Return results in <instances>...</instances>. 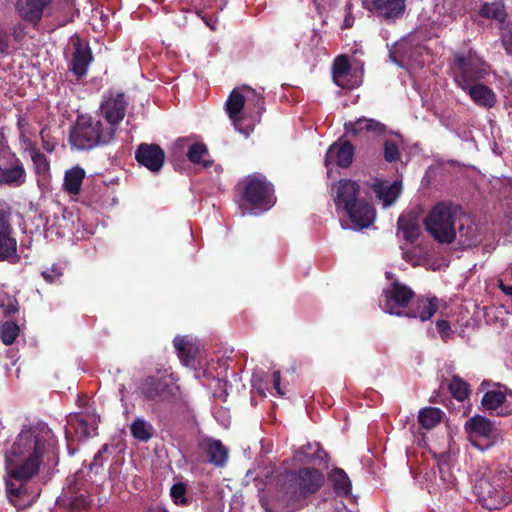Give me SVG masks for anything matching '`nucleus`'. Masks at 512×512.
<instances>
[{
  "mask_svg": "<svg viewBox=\"0 0 512 512\" xmlns=\"http://www.w3.org/2000/svg\"><path fill=\"white\" fill-rule=\"evenodd\" d=\"M52 445V431L46 425L40 424L23 429L7 451L6 493L10 503L18 509L31 506L36 501L38 493L28 494V489L22 483L16 484L14 480L22 482L36 474Z\"/></svg>",
  "mask_w": 512,
  "mask_h": 512,
  "instance_id": "1",
  "label": "nucleus"
},
{
  "mask_svg": "<svg viewBox=\"0 0 512 512\" xmlns=\"http://www.w3.org/2000/svg\"><path fill=\"white\" fill-rule=\"evenodd\" d=\"M488 73L485 63L475 54L455 58L454 79L478 106L492 108L497 100L495 92L479 82Z\"/></svg>",
  "mask_w": 512,
  "mask_h": 512,
  "instance_id": "2",
  "label": "nucleus"
},
{
  "mask_svg": "<svg viewBox=\"0 0 512 512\" xmlns=\"http://www.w3.org/2000/svg\"><path fill=\"white\" fill-rule=\"evenodd\" d=\"M324 483V476L313 468H301L284 476L281 491L288 502H299L316 493Z\"/></svg>",
  "mask_w": 512,
  "mask_h": 512,
  "instance_id": "3",
  "label": "nucleus"
},
{
  "mask_svg": "<svg viewBox=\"0 0 512 512\" xmlns=\"http://www.w3.org/2000/svg\"><path fill=\"white\" fill-rule=\"evenodd\" d=\"M239 188L242 193L243 214L246 213L245 210L248 208L249 213L256 214L257 212L253 211L254 209L264 211L274 205L272 186L261 175L248 176L239 184Z\"/></svg>",
  "mask_w": 512,
  "mask_h": 512,
  "instance_id": "4",
  "label": "nucleus"
},
{
  "mask_svg": "<svg viewBox=\"0 0 512 512\" xmlns=\"http://www.w3.org/2000/svg\"><path fill=\"white\" fill-rule=\"evenodd\" d=\"M113 129L90 116H80L71 132V143L77 149H90L100 143H108L113 139Z\"/></svg>",
  "mask_w": 512,
  "mask_h": 512,
  "instance_id": "5",
  "label": "nucleus"
},
{
  "mask_svg": "<svg viewBox=\"0 0 512 512\" xmlns=\"http://www.w3.org/2000/svg\"><path fill=\"white\" fill-rule=\"evenodd\" d=\"M503 478L502 473L497 474L490 468H485L477 478L475 492L486 508L499 509L512 501L502 487Z\"/></svg>",
  "mask_w": 512,
  "mask_h": 512,
  "instance_id": "6",
  "label": "nucleus"
},
{
  "mask_svg": "<svg viewBox=\"0 0 512 512\" xmlns=\"http://www.w3.org/2000/svg\"><path fill=\"white\" fill-rule=\"evenodd\" d=\"M454 207L439 203L424 220L427 231L439 242L451 243L456 237Z\"/></svg>",
  "mask_w": 512,
  "mask_h": 512,
  "instance_id": "7",
  "label": "nucleus"
},
{
  "mask_svg": "<svg viewBox=\"0 0 512 512\" xmlns=\"http://www.w3.org/2000/svg\"><path fill=\"white\" fill-rule=\"evenodd\" d=\"M464 429L470 443L482 451L502 440L500 429L481 415H475L466 421Z\"/></svg>",
  "mask_w": 512,
  "mask_h": 512,
  "instance_id": "8",
  "label": "nucleus"
},
{
  "mask_svg": "<svg viewBox=\"0 0 512 512\" xmlns=\"http://www.w3.org/2000/svg\"><path fill=\"white\" fill-rule=\"evenodd\" d=\"M259 99L260 96L254 89L246 85H242L234 88L226 101V111L233 123L234 128L238 132L244 134L246 137L249 136L250 132L253 130V127H248L245 129L242 128V122L245 119L243 109L245 108L246 104L248 106L251 103L258 104Z\"/></svg>",
  "mask_w": 512,
  "mask_h": 512,
  "instance_id": "9",
  "label": "nucleus"
},
{
  "mask_svg": "<svg viewBox=\"0 0 512 512\" xmlns=\"http://www.w3.org/2000/svg\"><path fill=\"white\" fill-rule=\"evenodd\" d=\"M386 278L391 281L383 289L379 300L380 307L386 313L399 316L401 309L406 307L414 296V292L405 284L394 279L390 272H386Z\"/></svg>",
  "mask_w": 512,
  "mask_h": 512,
  "instance_id": "10",
  "label": "nucleus"
},
{
  "mask_svg": "<svg viewBox=\"0 0 512 512\" xmlns=\"http://www.w3.org/2000/svg\"><path fill=\"white\" fill-rule=\"evenodd\" d=\"M359 186L351 180H340L334 185L333 195L336 210L339 214H345L356 220L355 204L361 199L358 198ZM358 220V217H357Z\"/></svg>",
  "mask_w": 512,
  "mask_h": 512,
  "instance_id": "11",
  "label": "nucleus"
},
{
  "mask_svg": "<svg viewBox=\"0 0 512 512\" xmlns=\"http://www.w3.org/2000/svg\"><path fill=\"white\" fill-rule=\"evenodd\" d=\"M127 101L124 94L118 92H110L106 96L100 106L101 115L105 118L107 128L116 131L117 125L123 120L126 114Z\"/></svg>",
  "mask_w": 512,
  "mask_h": 512,
  "instance_id": "12",
  "label": "nucleus"
},
{
  "mask_svg": "<svg viewBox=\"0 0 512 512\" xmlns=\"http://www.w3.org/2000/svg\"><path fill=\"white\" fill-rule=\"evenodd\" d=\"M333 81L343 89H353L362 82V71L352 68L346 56H338L333 65Z\"/></svg>",
  "mask_w": 512,
  "mask_h": 512,
  "instance_id": "13",
  "label": "nucleus"
},
{
  "mask_svg": "<svg viewBox=\"0 0 512 512\" xmlns=\"http://www.w3.org/2000/svg\"><path fill=\"white\" fill-rule=\"evenodd\" d=\"M179 387L171 375H165L158 380L148 379L143 387V393L151 400L159 401L175 398Z\"/></svg>",
  "mask_w": 512,
  "mask_h": 512,
  "instance_id": "14",
  "label": "nucleus"
},
{
  "mask_svg": "<svg viewBox=\"0 0 512 512\" xmlns=\"http://www.w3.org/2000/svg\"><path fill=\"white\" fill-rule=\"evenodd\" d=\"M99 417L95 412L86 414H75L69 417L66 436L70 437L72 431L79 439H85L96 435Z\"/></svg>",
  "mask_w": 512,
  "mask_h": 512,
  "instance_id": "15",
  "label": "nucleus"
},
{
  "mask_svg": "<svg viewBox=\"0 0 512 512\" xmlns=\"http://www.w3.org/2000/svg\"><path fill=\"white\" fill-rule=\"evenodd\" d=\"M365 9L386 21H394L402 16L404 0H362Z\"/></svg>",
  "mask_w": 512,
  "mask_h": 512,
  "instance_id": "16",
  "label": "nucleus"
},
{
  "mask_svg": "<svg viewBox=\"0 0 512 512\" xmlns=\"http://www.w3.org/2000/svg\"><path fill=\"white\" fill-rule=\"evenodd\" d=\"M481 403L485 410L496 411L499 416L512 414V393L501 388L486 392Z\"/></svg>",
  "mask_w": 512,
  "mask_h": 512,
  "instance_id": "17",
  "label": "nucleus"
},
{
  "mask_svg": "<svg viewBox=\"0 0 512 512\" xmlns=\"http://www.w3.org/2000/svg\"><path fill=\"white\" fill-rule=\"evenodd\" d=\"M137 161L152 172H158L164 163L165 153L156 144H141L136 151Z\"/></svg>",
  "mask_w": 512,
  "mask_h": 512,
  "instance_id": "18",
  "label": "nucleus"
},
{
  "mask_svg": "<svg viewBox=\"0 0 512 512\" xmlns=\"http://www.w3.org/2000/svg\"><path fill=\"white\" fill-rule=\"evenodd\" d=\"M53 0H17L16 9L19 15L32 23H38L49 10Z\"/></svg>",
  "mask_w": 512,
  "mask_h": 512,
  "instance_id": "19",
  "label": "nucleus"
},
{
  "mask_svg": "<svg viewBox=\"0 0 512 512\" xmlns=\"http://www.w3.org/2000/svg\"><path fill=\"white\" fill-rule=\"evenodd\" d=\"M17 256V241L12 236L8 218L0 213V261H12Z\"/></svg>",
  "mask_w": 512,
  "mask_h": 512,
  "instance_id": "20",
  "label": "nucleus"
},
{
  "mask_svg": "<svg viewBox=\"0 0 512 512\" xmlns=\"http://www.w3.org/2000/svg\"><path fill=\"white\" fill-rule=\"evenodd\" d=\"M186 147L188 148L187 157L191 162L205 168L211 164L208 158V150L204 144L193 143L190 145L187 139H179L173 145V148L179 153H182Z\"/></svg>",
  "mask_w": 512,
  "mask_h": 512,
  "instance_id": "21",
  "label": "nucleus"
},
{
  "mask_svg": "<svg viewBox=\"0 0 512 512\" xmlns=\"http://www.w3.org/2000/svg\"><path fill=\"white\" fill-rule=\"evenodd\" d=\"M353 151V146L348 142L334 143L326 153L325 165L328 167L336 162L340 167H348L352 163Z\"/></svg>",
  "mask_w": 512,
  "mask_h": 512,
  "instance_id": "22",
  "label": "nucleus"
},
{
  "mask_svg": "<svg viewBox=\"0 0 512 512\" xmlns=\"http://www.w3.org/2000/svg\"><path fill=\"white\" fill-rule=\"evenodd\" d=\"M201 450L207 455L209 462L215 466H224L228 459V450L221 441L213 438H203L200 441Z\"/></svg>",
  "mask_w": 512,
  "mask_h": 512,
  "instance_id": "23",
  "label": "nucleus"
},
{
  "mask_svg": "<svg viewBox=\"0 0 512 512\" xmlns=\"http://www.w3.org/2000/svg\"><path fill=\"white\" fill-rule=\"evenodd\" d=\"M193 340V338L188 336H178L173 341L180 360L185 366L191 368H195L196 354L199 352L198 348L193 343Z\"/></svg>",
  "mask_w": 512,
  "mask_h": 512,
  "instance_id": "24",
  "label": "nucleus"
},
{
  "mask_svg": "<svg viewBox=\"0 0 512 512\" xmlns=\"http://www.w3.org/2000/svg\"><path fill=\"white\" fill-rule=\"evenodd\" d=\"M441 308L446 306L435 297L419 299L415 307L409 312V316L419 318L422 321L430 319Z\"/></svg>",
  "mask_w": 512,
  "mask_h": 512,
  "instance_id": "25",
  "label": "nucleus"
},
{
  "mask_svg": "<svg viewBox=\"0 0 512 512\" xmlns=\"http://www.w3.org/2000/svg\"><path fill=\"white\" fill-rule=\"evenodd\" d=\"M354 208L356 210V218L358 217V221L357 219L354 220L352 217H348L351 222L350 228L361 230L369 227L374 222L375 210L365 200L361 199L355 204Z\"/></svg>",
  "mask_w": 512,
  "mask_h": 512,
  "instance_id": "26",
  "label": "nucleus"
},
{
  "mask_svg": "<svg viewBox=\"0 0 512 512\" xmlns=\"http://www.w3.org/2000/svg\"><path fill=\"white\" fill-rule=\"evenodd\" d=\"M345 130L352 135L366 132L370 135H379L384 131V125L373 119L360 118L356 121L345 123Z\"/></svg>",
  "mask_w": 512,
  "mask_h": 512,
  "instance_id": "27",
  "label": "nucleus"
},
{
  "mask_svg": "<svg viewBox=\"0 0 512 512\" xmlns=\"http://www.w3.org/2000/svg\"><path fill=\"white\" fill-rule=\"evenodd\" d=\"M421 232L420 220L415 214H404L398 219V233L408 241L413 242Z\"/></svg>",
  "mask_w": 512,
  "mask_h": 512,
  "instance_id": "28",
  "label": "nucleus"
},
{
  "mask_svg": "<svg viewBox=\"0 0 512 512\" xmlns=\"http://www.w3.org/2000/svg\"><path fill=\"white\" fill-rule=\"evenodd\" d=\"M401 188V183L398 181H379L374 185V191L384 207H388L395 202L401 192Z\"/></svg>",
  "mask_w": 512,
  "mask_h": 512,
  "instance_id": "29",
  "label": "nucleus"
},
{
  "mask_svg": "<svg viewBox=\"0 0 512 512\" xmlns=\"http://www.w3.org/2000/svg\"><path fill=\"white\" fill-rule=\"evenodd\" d=\"M26 173L23 165L17 161L11 167H0V184L7 186H20L25 182Z\"/></svg>",
  "mask_w": 512,
  "mask_h": 512,
  "instance_id": "30",
  "label": "nucleus"
},
{
  "mask_svg": "<svg viewBox=\"0 0 512 512\" xmlns=\"http://www.w3.org/2000/svg\"><path fill=\"white\" fill-rule=\"evenodd\" d=\"M84 178L85 170L81 167L76 166L67 170L64 176V190L70 195H77Z\"/></svg>",
  "mask_w": 512,
  "mask_h": 512,
  "instance_id": "31",
  "label": "nucleus"
},
{
  "mask_svg": "<svg viewBox=\"0 0 512 512\" xmlns=\"http://www.w3.org/2000/svg\"><path fill=\"white\" fill-rule=\"evenodd\" d=\"M91 60L92 57L90 51L86 47L77 44L75 46V52L72 60V71L79 77L85 75Z\"/></svg>",
  "mask_w": 512,
  "mask_h": 512,
  "instance_id": "32",
  "label": "nucleus"
},
{
  "mask_svg": "<svg viewBox=\"0 0 512 512\" xmlns=\"http://www.w3.org/2000/svg\"><path fill=\"white\" fill-rule=\"evenodd\" d=\"M480 16L494 19L502 23L506 18V11L502 0H487L480 8Z\"/></svg>",
  "mask_w": 512,
  "mask_h": 512,
  "instance_id": "33",
  "label": "nucleus"
},
{
  "mask_svg": "<svg viewBox=\"0 0 512 512\" xmlns=\"http://www.w3.org/2000/svg\"><path fill=\"white\" fill-rule=\"evenodd\" d=\"M22 143L25 150L29 152V155L34 163L36 173L40 175H46L50 168L46 157L33 147L30 140L22 137Z\"/></svg>",
  "mask_w": 512,
  "mask_h": 512,
  "instance_id": "34",
  "label": "nucleus"
},
{
  "mask_svg": "<svg viewBox=\"0 0 512 512\" xmlns=\"http://www.w3.org/2000/svg\"><path fill=\"white\" fill-rule=\"evenodd\" d=\"M467 223H462L459 229V240L464 246H474L479 243L480 235L478 233L477 226L471 221L467 220Z\"/></svg>",
  "mask_w": 512,
  "mask_h": 512,
  "instance_id": "35",
  "label": "nucleus"
},
{
  "mask_svg": "<svg viewBox=\"0 0 512 512\" xmlns=\"http://www.w3.org/2000/svg\"><path fill=\"white\" fill-rule=\"evenodd\" d=\"M443 417V412L436 407H428L420 410L418 420L421 426L425 429H432L440 423Z\"/></svg>",
  "mask_w": 512,
  "mask_h": 512,
  "instance_id": "36",
  "label": "nucleus"
},
{
  "mask_svg": "<svg viewBox=\"0 0 512 512\" xmlns=\"http://www.w3.org/2000/svg\"><path fill=\"white\" fill-rule=\"evenodd\" d=\"M331 481L339 495L347 496L350 494L351 482L343 470L335 469L331 474Z\"/></svg>",
  "mask_w": 512,
  "mask_h": 512,
  "instance_id": "37",
  "label": "nucleus"
},
{
  "mask_svg": "<svg viewBox=\"0 0 512 512\" xmlns=\"http://www.w3.org/2000/svg\"><path fill=\"white\" fill-rule=\"evenodd\" d=\"M439 473L442 481L447 485L454 483L455 477L450 471L451 468V453L440 452L437 457Z\"/></svg>",
  "mask_w": 512,
  "mask_h": 512,
  "instance_id": "38",
  "label": "nucleus"
},
{
  "mask_svg": "<svg viewBox=\"0 0 512 512\" xmlns=\"http://www.w3.org/2000/svg\"><path fill=\"white\" fill-rule=\"evenodd\" d=\"M131 433L140 441H148L152 436V427L143 419H137L131 424Z\"/></svg>",
  "mask_w": 512,
  "mask_h": 512,
  "instance_id": "39",
  "label": "nucleus"
},
{
  "mask_svg": "<svg viewBox=\"0 0 512 512\" xmlns=\"http://www.w3.org/2000/svg\"><path fill=\"white\" fill-rule=\"evenodd\" d=\"M41 275L47 283H58L64 275V267L59 263H53L52 265L45 267L41 271Z\"/></svg>",
  "mask_w": 512,
  "mask_h": 512,
  "instance_id": "40",
  "label": "nucleus"
},
{
  "mask_svg": "<svg viewBox=\"0 0 512 512\" xmlns=\"http://www.w3.org/2000/svg\"><path fill=\"white\" fill-rule=\"evenodd\" d=\"M449 390L454 398L463 401L469 393L468 385L460 377H453L449 383Z\"/></svg>",
  "mask_w": 512,
  "mask_h": 512,
  "instance_id": "41",
  "label": "nucleus"
},
{
  "mask_svg": "<svg viewBox=\"0 0 512 512\" xmlns=\"http://www.w3.org/2000/svg\"><path fill=\"white\" fill-rule=\"evenodd\" d=\"M19 335V327L13 322H6L0 328V338L5 345H10Z\"/></svg>",
  "mask_w": 512,
  "mask_h": 512,
  "instance_id": "42",
  "label": "nucleus"
},
{
  "mask_svg": "<svg viewBox=\"0 0 512 512\" xmlns=\"http://www.w3.org/2000/svg\"><path fill=\"white\" fill-rule=\"evenodd\" d=\"M59 500L63 504L69 505L73 509H81L87 505V501L82 493L77 494L74 497H72L69 495V492L66 491L62 494V496L59 498Z\"/></svg>",
  "mask_w": 512,
  "mask_h": 512,
  "instance_id": "43",
  "label": "nucleus"
},
{
  "mask_svg": "<svg viewBox=\"0 0 512 512\" xmlns=\"http://www.w3.org/2000/svg\"><path fill=\"white\" fill-rule=\"evenodd\" d=\"M424 255L425 253L420 247H413L404 252L405 260L413 266L420 265L423 261Z\"/></svg>",
  "mask_w": 512,
  "mask_h": 512,
  "instance_id": "44",
  "label": "nucleus"
},
{
  "mask_svg": "<svg viewBox=\"0 0 512 512\" xmlns=\"http://www.w3.org/2000/svg\"><path fill=\"white\" fill-rule=\"evenodd\" d=\"M384 156L389 162L395 161L399 157V149L396 142L392 140H386L384 144Z\"/></svg>",
  "mask_w": 512,
  "mask_h": 512,
  "instance_id": "45",
  "label": "nucleus"
},
{
  "mask_svg": "<svg viewBox=\"0 0 512 512\" xmlns=\"http://www.w3.org/2000/svg\"><path fill=\"white\" fill-rule=\"evenodd\" d=\"M0 307H2L7 314L14 313L18 310L17 301L5 293L0 294Z\"/></svg>",
  "mask_w": 512,
  "mask_h": 512,
  "instance_id": "46",
  "label": "nucleus"
},
{
  "mask_svg": "<svg viewBox=\"0 0 512 512\" xmlns=\"http://www.w3.org/2000/svg\"><path fill=\"white\" fill-rule=\"evenodd\" d=\"M171 497L176 504H184L185 499V487L183 484H175L171 488Z\"/></svg>",
  "mask_w": 512,
  "mask_h": 512,
  "instance_id": "47",
  "label": "nucleus"
},
{
  "mask_svg": "<svg viewBox=\"0 0 512 512\" xmlns=\"http://www.w3.org/2000/svg\"><path fill=\"white\" fill-rule=\"evenodd\" d=\"M401 48L402 45H398L397 47H395V49L390 53V58L399 66H405L406 64H408V60H406L404 56L399 55L401 52Z\"/></svg>",
  "mask_w": 512,
  "mask_h": 512,
  "instance_id": "48",
  "label": "nucleus"
},
{
  "mask_svg": "<svg viewBox=\"0 0 512 512\" xmlns=\"http://www.w3.org/2000/svg\"><path fill=\"white\" fill-rule=\"evenodd\" d=\"M437 330L443 339L448 338L451 334L450 324L446 320H439L436 323Z\"/></svg>",
  "mask_w": 512,
  "mask_h": 512,
  "instance_id": "49",
  "label": "nucleus"
},
{
  "mask_svg": "<svg viewBox=\"0 0 512 512\" xmlns=\"http://www.w3.org/2000/svg\"><path fill=\"white\" fill-rule=\"evenodd\" d=\"M502 42L506 51L512 54V31H506L502 34Z\"/></svg>",
  "mask_w": 512,
  "mask_h": 512,
  "instance_id": "50",
  "label": "nucleus"
},
{
  "mask_svg": "<svg viewBox=\"0 0 512 512\" xmlns=\"http://www.w3.org/2000/svg\"><path fill=\"white\" fill-rule=\"evenodd\" d=\"M354 24V17L353 15L351 14V9L349 6H347L346 8V11H345V18H344V21H343V26L342 28H350L352 27Z\"/></svg>",
  "mask_w": 512,
  "mask_h": 512,
  "instance_id": "51",
  "label": "nucleus"
},
{
  "mask_svg": "<svg viewBox=\"0 0 512 512\" xmlns=\"http://www.w3.org/2000/svg\"><path fill=\"white\" fill-rule=\"evenodd\" d=\"M313 449H318V445L317 444H315V445L308 444L306 447H303L300 450V454L303 455L302 459L311 461L313 457H312V454L308 450H313Z\"/></svg>",
  "mask_w": 512,
  "mask_h": 512,
  "instance_id": "52",
  "label": "nucleus"
},
{
  "mask_svg": "<svg viewBox=\"0 0 512 512\" xmlns=\"http://www.w3.org/2000/svg\"><path fill=\"white\" fill-rule=\"evenodd\" d=\"M8 48V36L6 32L0 28V52H5Z\"/></svg>",
  "mask_w": 512,
  "mask_h": 512,
  "instance_id": "53",
  "label": "nucleus"
},
{
  "mask_svg": "<svg viewBox=\"0 0 512 512\" xmlns=\"http://www.w3.org/2000/svg\"><path fill=\"white\" fill-rule=\"evenodd\" d=\"M273 386L278 395L284 394L280 388V373L278 371L273 372Z\"/></svg>",
  "mask_w": 512,
  "mask_h": 512,
  "instance_id": "54",
  "label": "nucleus"
},
{
  "mask_svg": "<svg viewBox=\"0 0 512 512\" xmlns=\"http://www.w3.org/2000/svg\"><path fill=\"white\" fill-rule=\"evenodd\" d=\"M498 286L505 294L512 296V286L504 284L501 279L498 280Z\"/></svg>",
  "mask_w": 512,
  "mask_h": 512,
  "instance_id": "55",
  "label": "nucleus"
},
{
  "mask_svg": "<svg viewBox=\"0 0 512 512\" xmlns=\"http://www.w3.org/2000/svg\"><path fill=\"white\" fill-rule=\"evenodd\" d=\"M148 512H166L160 508H157V509H150Z\"/></svg>",
  "mask_w": 512,
  "mask_h": 512,
  "instance_id": "56",
  "label": "nucleus"
},
{
  "mask_svg": "<svg viewBox=\"0 0 512 512\" xmlns=\"http://www.w3.org/2000/svg\"><path fill=\"white\" fill-rule=\"evenodd\" d=\"M254 104H255V106H257V107H258V109H260V107H259V105H260V101L258 102V104H256V103H254ZM257 113H260V110H257Z\"/></svg>",
  "mask_w": 512,
  "mask_h": 512,
  "instance_id": "57",
  "label": "nucleus"
},
{
  "mask_svg": "<svg viewBox=\"0 0 512 512\" xmlns=\"http://www.w3.org/2000/svg\"><path fill=\"white\" fill-rule=\"evenodd\" d=\"M508 275L512 279V269L508 272Z\"/></svg>",
  "mask_w": 512,
  "mask_h": 512,
  "instance_id": "58",
  "label": "nucleus"
},
{
  "mask_svg": "<svg viewBox=\"0 0 512 512\" xmlns=\"http://www.w3.org/2000/svg\"><path fill=\"white\" fill-rule=\"evenodd\" d=\"M45 149H46V150L51 151L53 148H50V147H48V146H45Z\"/></svg>",
  "mask_w": 512,
  "mask_h": 512,
  "instance_id": "59",
  "label": "nucleus"
}]
</instances>
